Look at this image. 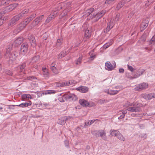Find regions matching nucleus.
Segmentation results:
<instances>
[{
  "label": "nucleus",
  "mask_w": 155,
  "mask_h": 155,
  "mask_svg": "<svg viewBox=\"0 0 155 155\" xmlns=\"http://www.w3.org/2000/svg\"><path fill=\"white\" fill-rule=\"evenodd\" d=\"M42 70L43 72V75L45 77H48L49 76V73L48 70L46 68H43Z\"/></svg>",
  "instance_id": "b1692460"
},
{
  "label": "nucleus",
  "mask_w": 155,
  "mask_h": 155,
  "mask_svg": "<svg viewBox=\"0 0 155 155\" xmlns=\"http://www.w3.org/2000/svg\"><path fill=\"white\" fill-rule=\"evenodd\" d=\"M62 97L67 101H75L78 99L76 96L74 94H64L63 96Z\"/></svg>",
  "instance_id": "39448f33"
},
{
  "label": "nucleus",
  "mask_w": 155,
  "mask_h": 155,
  "mask_svg": "<svg viewBox=\"0 0 155 155\" xmlns=\"http://www.w3.org/2000/svg\"><path fill=\"white\" fill-rule=\"evenodd\" d=\"M5 73L6 74L10 76H12L13 74L9 70H6L5 71Z\"/></svg>",
  "instance_id": "6e6d98bb"
},
{
  "label": "nucleus",
  "mask_w": 155,
  "mask_h": 155,
  "mask_svg": "<svg viewBox=\"0 0 155 155\" xmlns=\"http://www.w3.org/2000/svg\"><path fill=\"white\" fill-rule=\"evenodd\" d=\"M28 46L27 43H23L22 44L21 48V54L24 55L27 52Z\"/></svg>",
  "instance_id": "0eeeda50"
},
{
  "label": "nucleus",
  "mask_w": 155,
  "mask_h": 155,
  "mask_svg": "<svg viewBox=\"0 0 155 155\" xmlns=\"http://www.w3.org/2000/svg\"><path fill=\"white\" fill-rule=\"evenodd\" d=\"M36 14L35 13H33L30 16L28 17L30 19L32 20L36 16Z\"/></svg>",
  "instance_id": "052dcab7"
},
{
  "label": "nucleus",
  "mask_w": 155,
  "mask_h": 155,
  "mask_svg": "<svg viewBox=\"0 0 155 155\" xmlns=\"http://www.w3.org/2000/svg\"><path fill=\"white\" fill-rule=\"evenodd\" d=\"M127 2L125 0H122L120 2H119L117 6L116 9L117 10H119Z\"/></svg>",
  "instance_id": "f3484780"
},
{
  "label": "nucleus",
  "mask_w": 155,
  "mask_h": 155,
  "mask_svg": "<svg viewBox=\"0 0 155 155\" xmlns=\"http://www.w3.org/2000/svg\"><path fill=\"white\" fill-rule=\"evenodd\" d=\"M108 102V101L105 100L100 99L98 101V103L101 104H102L104 103L107 102Z\"/></svg>",
  "instance_id": "13d9d810"
},
{
  "label": "nucleus",
  "mask_w": 155,
  "mask_h": 155,
  "mask_svg": "<svg viewBox=\"0 0 155 155\" xmlns=\"http://www.w3.org/2000/svg\"><path fill=\"white\" fill-rule=\"evenodd\" d=\"M151 44H154L155 43V35H154L150 41Z\"/></svg>",
  "instance_id": "603ef678"
},
{
  "label": "nucleus",
  "mask_w": 155,
  "mask_h": 155,
  "mask_svg": "<svg viewBox=\"0 0 155 155\" xmlns=\"http://www.w3.org/2000/svg\"><path fill=\"white\" fill-rule=\"evenodd\" d=\"M113 43V41L112 40H110V41L108 43H107L105 44L103 46V48L104 49H106L108 48L109 46L111 45Z\"/></svg>",
  "instance_id": "393cba45"
},
{
  "label": "nucleus",
  "mask_w": 155,
  "mask_h": 155,
  "mask_svg": "<svg viewBox=\"0 0 155 155\" xmlns=\"http://www.w3.org/2000/svg\"><path fill=\"white\" fill-rule=\"evenodd\" d=\"M132 104L130 103L128 101H127L124 105V106L127 108L128 107H130L132 106Z\"/></svg>",
  "instance_id": "8fccbe9b"
},
{
  "label": "nucleus",
  "mask_w": 155,
  "mask_h": 155,
  "mask_svg": "<svg viewBox=\"0 0 155 155\" xmlns=\"http://www.w3.org/2000/svg\"><path fill=\"white\" fill-rule=\"evenodd\" d=\"M106 11L105 10H103L101 11L100 12L96 13V16H97V19H99L101 18L105 13Z\"/></svg>",
  "instance_id": "4be33fe9"
},
{
  "label": "nucleus",
  "mask_w": 155,
  "mask_h": 155,
  "mask_svg": "<svg viewBox=\"0 0 155 155\" xmlns=\"http://www.w3.org/2000/svg\"><path fill=\"white\" fill-rule=\"evenodd\" d=\"M12 48L11 47H9L8 48H7L6 50V53L7 54H9L11 50H12Z\"/></svg>",
  "instance_id": "69168bd1"
},
{
  "label": "nucleus",
  "mask_w": 155,
  "mask_h": 155,
  "mask_svg": "<svg viewBox=\"0 0 155 155\" xmlns=\"http://www.w3.org/2000/svg\"><path fill=\"white\" fill-rule=\"evenodd\" d=\"M127 66L128 69L130 71H131V72H132L134 71V69L132 66H130L128 64H127Z\"/></svg>",
  "instance_id": "e2e57ef3"
},
{
  "label": "nucleus",
  "mask_w": 155,
  "mask_h": 155,
  "mask_svg": "<svg viewBox=\"0 0 155 155\" xmlns=\"http://www.w3.org/2000/svg\"><path fill=\"white\" fill-rule=\"evenodd\" d=\"M44 18V15H41L39 17H38L36 18V19H37V21H38V22H40L43 18Z\"/></svg>",
  "instance_id": "864d4df0"
},
{
  "label": "nucleus",
  "mask_w": 155,
  "mask_h": 155,
  "mask_svg": "<svg viewBox=\"0 0 155 155\" xmlns=\"http://www.w3.org/2000/svg\"><path fill=\"white\" fill-rule=\"evenodd\" d=\"M99 136H100L101 138L105 140H107V137L106 135L105 131L104 130H100L99 132Z\"/></svg>",
  "instance_id": "dca6fc26"
},
{
  "label": "nucleus",
  "mask_w": 155,
  "mask_h": 155,
  "mask_svg": "<svg viewBox=\"0 0 155 155\" xmlns=\"http://www.w3.org/2000/svg\"><path fill=\"white\" fill-rule=\"evenodd\" d=\"M145 106V105H143V104H142L141 103H136L133 104V106L132 105L130 107H128L127 110L131 112H139L141 111V107H143Z\"/></svg>",
  "instance_id": "f03ea898"
},
{
  "label": "nucleus",
  "mask_w": 155,
  "mask_h": 155,
  "mask_svg": "<svg viewBox=\"0 0 155 155\" xmlns=\"http://www.w3.org/2000/svg\"><path fill=\"white\" fill-rule=\"evenodd\" d=\"M94 8H91L90 9H88L86 11V15L88 16V15H92V13L94 12Z\"/></svg>",
  "instance_id": "473e14b6"
},
{
  "label": "nucleus",
  "mask_w": 155,
  "mask_h": 155,
  "mask_svg": "<svg viewBox=\"0 0 155 155\" xmlns=\"http://www.w3.org/2000/svg\"><path fill=\"white\" fill-rule=\"evenodd\" d=\"M28 38L30 41L31 45L35 47L36 45V42L34 36L33 35H28Z\"/></svg>",
  "instance_id": "1a4fd4ad"
},
{
  "label": "nucleus",
  "mask_w": 155,
  "mask_h": 155,
  "mask_svg": "<svg viewBox=\"0 0 155 155\" xmlns=\"http://www.w3.org/2000/svg\"><path fill=\"white\" fill-rule=\"evenodd\" d=\"M26 25L22 21L17 25L16 28L14 30L13 33L14 34H16L19 32L23 30L26 27Z\"/></svg>",
  "instance_id": "7ed1b4c3"
},
{
  "label": "nucleus",
  "mask_w": 155,
  "mask_h": 155,
  "mask_svg": "<svg viewBox=\"0 0 155 155\" xmlns=\"http://www.w3.org/2000/svg\"><path fill=\"white\" fill-rule=\"evenodd\" d=\"M29 11L28 9H25L21 11V12L19 14L13 17L11 19V22L9 24V25L11 26H13L16 24L17 21H18L20 19H21L25 17L28 12Z\"/></svg>",
  "instance_id": "f257e3e1"
},
{
  "label": "nucleus",
  "mask_w": 155,
  "mask_h": 155,
  "mask_svg": "<svg viewBox=\"0 0 155 155\" xmlns=\"http://www.w3.org/2000/svg\"><path fill=\"white\" fill-rule=\"evenodd\" d=\"M153 95L152 94V93L147 94V99L150 100L153 98L152 97Z\"/></svg>",
  "instance_id": "0e129e2a"
},
{
  "label": "nucleus",
  "mask_w": 155,
  "mask_h": 155,
  "mask_svg": "<svg viewBox=\"0 0 155 155\" xmlns=\"http://www.w3.org/2000/svg\"><path fill=\"white\" fill-rule=\"evenodd\" d=\"M152 3L151 0H147L145 2V7L146 8L148 7Z\"/></svg>",
  "instance_id": "37998d69"
},
{
  "label": "nucleus",
  "mask_w": 155,
  "mask_h": 155,
  "mask_svg": "<svg viewBox=\"0 0 155 155\" xmlns=\"http://www.w3.org/2000/svg\"><path fill=\"white\" fill-rule=\"evenodd\" d=\"M59 10L57 9L53 11L50 15H51V17L54 16V18L58 15V14Z\"/></svg>",
  "instance_id": "2f4dec72"
},
{
  "label": "nucleus",
  "mask_w": 155,
  "mask_h": 155,
  "mask_svg": "<svg viewBox=\"0 0 155 155\" xmlns=\"http://www.w3.org/2000/svg\"><path fill=\"white\" fill-rule=\"evenodd\" d=\"M115 21H114L112 19H111L110 21L109 22L107 23V25H109V26H110V27L111 28H112L113 27L114 25L115 24Z\"/></svg>",
  "instance_id": "58836bf2"
},
{
  "label": "nucleus",
  "mask_w": 155,
  "mask_h": 155,
  "mask_svg": "<svg viewBox=\"0 0 155 155\" xmlns=\"http://www.w3.org/2000/svg\"><path fill=\"white\" fill-rule=\"evenodd\" d=\"M26 61L23 62L19 66L20 68V71L22 73V74H24V71L25 68L26 66Z\"/></svg>",
  "instance_id": "aec40b11"
},
{
  "label": "nucleus",
  "mask_w": 155,
  "mask_h": 155,
  "mask_svg": "<svg viewBox=\"0 0 155 155\" xmlns=\"http://www.w3.org/2000/svg\"><path fill=\"white\" fill-rule=\"evenodd\" d=\"M126 77L129 78L131 79L134 78V75H133L132 74L130 73L126 72Z\"/></svg>",
  "instance_id": "4c0bfd02"
},
{
  "label": "nucleus",
  "mask_w": 155,
  "mask_h": 155,
  "mask_svg": "<svg viewBox=\"0 0 155 155\" xmlns=\"http://www.w3.org/2000/svg\"><path fill=\"white\" fill-rule=\"evenodd\" d=\"M144 72V70L143 69H139L134 74V78H137L140 75L142 74Z\"/></svg>",
  "instance_id": "f8f14e48"
},
{
  "label": "nucleus",
  "mask_w": 155,
  "mask_h": 155,
  "mask_svg": "<svg viewBox=\"0 0 155 155\" xmlns=\"http://www.w3.org/2000/svg\"><path fill=\"white\" fill-rule=\"evenodd\" d=\"M22 99L24 100L25 99H31V96L29 94H24L21 95Z\"/></svg>",
  "instance_id": "bb28decb"
},
{
  "label": "nucleus",
  "mask_w": 155,
  "mask_h": 155,
  "mask_svg": "<svg viewBox=\"0 0 155 155\" xmlns=\"http://www.w3.org/2000/svg\"><path fill=\"white\" fill-rule=\"evenodd\" d=\"M56 92V91L54 90H47L45 92L43 93V94L45 95L48 94H54Z\"/></svg>",
  "instance_id": "c756f323"
},
{
  "label": "nucleus",
  "mask_w": 155,
  "mask_h": 155,
  "mask_svg": "<svg viewBox=\"0 0 155 155\" xmlns=\"http://www.w3.org/2000/svg\"><path fill=\"white\" fill-rule=\"evenodd\" d=\"M79 102L80 104L84 107L90 106L89 103L87 101L84 99H80L79 101Z\"/></svg>",
  "instance_id": "ddd939ff"
},
{
  "label": "nucleus",
  "mask_w": 155,
  "mask_h": 155,
  "mask_svg": "<svg viewBox=\"0 0 155 155\" xmlns=\"http://www.w3.org/2000/svg\"><path fill=\"white\" fill-rule=\"evenodd\" d=\"M23 39L22 37H19L16 39L13 43L14 45L15 46L17 47L20 45L23 42Z\"/></svg>",
  "instance_id": "4468645a"
},
{
  "label": "nucleus",
  "mask_w": 155,
  "mask_h": 155,
  "mask_svg": "<svg viewBox=\"0 0 155 155\" xmlns=\"http://www.w3.org/2000/svg\"><path fill=\"white\" fill-rule=\"evenodd\" d=\"M68 117L66 116L62 117L58 119V123L60 125H64L68 121Z\"/></svg>",
  "instance_id": "9d476101"
},
{
  "label": "nucleus",
  "mask_w": 155,
  "mask_h": 155,
  "mask_svg": "<svg viewBox=\"0 0 155 155\" xmlns=\"http://www.w3.org/2000/svg\"><path fill=\"white\" fill-rule=\"evenodd\" d=\"M95 120H89L87 122H85V126L91 125L92 124L94 123Z\"/></svg>",
  "instance_id": "a18cd8bd"
},
{
  "label": "nucleus",
  "mask_w": 155,
  "mask_h": 155,
  "mask_svg": "<svg viewBox=\"0 0 155 155\" xmlns=\"http://www.w3.org/2000/svg\"><path fill=\"white\" fill-rule=\"evenodd\" d=\"M10 1L11 0H0V2H1L2 4L3 5L8 4Z\"/></svg>",
  "instance_id": "79ce46f5"
},
{
  "label": "nucleus",
  "mask_w": 155,
  "mask_h": 155,
  "mask_svg": "<svg viewBox=\"0 0 155 155\" xmlns=\"http://www.w3.org/2000/svg\"><path fill=\"white\" fill-rule=\"evenodd\" d=\"M39 56L38 55L34 56L32 58V61L33 63L38 61L39 59Z\"/></svg>",
  "instance_id": "f704fd0d"
},
{
  "label": "nucleus",
  "mask_w": 155,
  "mask_h": 155,
  "mask_svg": "<svg viewBox=\"0 0 155 155\" xmlns=\"http://www.w3.org/2000/svg\"><path fill=\"white\" fill-rule=\"evenodd\" d=\"M111 28H112L110 27V26L107 25V28L105 29L104 30V32L105 33H107Z\"/></svg>",
  "instance_id": "4d7b16f0"
},
{
  "label": "nucleus",
  "mask_w": 155,
  "mask_h": 155,
  "mask_svg": "<svg viewBox=\"0 0 155 155\" xmlns=\"http://www.w3.org/2000/svg\"><path fill=\"white\" fill-rule=\"evenodd\" d=\"M149 21L147 19L143 20L141 25L140 28L142 30H144L148 26Z\"/></svg>",
  "instance_id": "9b49d317"
},
{
  "label": "nucleus",
  "mask_w": 155,
  "mask_h": 155,
  "mask_svg": "<svg viewBox=\"0 0 155 155\" xmlns=\"http://www.w3.org/2000/svg\"><path fill=\"white\" fill-rule=\"evenodd\" d=\"M63 38L62 37L59 38L57 40L56 43V46L58 47L61 46L62 44Z\"/></svg>",
  "instance_id": "a878e982"
},
{
  "label": "nucleus",
  "mask_w": 155,
  "mask_h": 155,
  "mask_svg": "<svg viewBox=\"0 0 155 155\" xmlns=\"http://www.w3.org/2000/svg\"><path fill=\"white\" fill-rule=\"evenodd\" d=\"M3 13L2 12H0V26L3 24V20L2 19V17L3 16L2 14Z\"/></svg>",
  "instance_id": "3c124183"
},
{
  "label": "nucleus",
  "mask_w": 155,
  "mask_h": 155,
  "mask_svg": "<svg viewBox=\"0 0 155 155\" xmlns=\"http://www.w3.org/2000/svg\"><path fill=\"white\" fill-rule=\"evenodd\" d=\"M88 88L86 87H81L80 88L79 90L82 93H86L88 91Z\"/></svg>",
  "instance_id": "cd10ccee"
},
{
  "label": "nucleus",
  "mask_w": 155,
  "mask_h": 155,
  "mask_svg": "<svg viewBox=\"0 0 155 155\" xmlns=\"http://www.w3.org/2000/svg\"><path fill=\"white\" fill-rule=\"evenodd\" d=\"M67 51L66 52V51H61L58 56V58L61 59L64 57L67 54Z\"/></svg>",
  "instance_id": "c85d7f7f"
},
{
  "label": "nucleus",
  "mask_w": 155,
  "mask_h": 155,
  "mask_svg": "<svg viewBox=\"0 0 155 155\" xmlns=\"http://www.w3.org/2000/svg\"><path fill=\"white\" fill-rule=\"evenodd\" d=\"M120 14H117L114 19H113V21H115V23L118 21L119 19Z\"/></svg>",
  "instance_id": "49530a36"
},
{
  "label": "nucleus",
  "mask_w": 155,
  "mask_h": 155,
  "mask_svg": "<svg viewBox=\"0 0 155 155\" xmlns=\"http://www.w3.org/2000/svg\"><path fill=\"white\" fill-rule=\"evenodd\" d=\"M15 106V105H8V107H7V108L8 109H14Z\"/></svg>",
  "instance_id": "338daca9"
},
{
  "label": "nucleus",
  "mask_w": 155,
  "mask_h": 155,
  "mask_svg": "<svg viewBox=\"0 0 155 155\" xmlns=\"http://www.w3.org/2000/svg\"><path fill=\"white\" fill-rule=\"evenodd\" d=\"M52 68H50V69L52 71L53 73L54 74H57L59 73V71L58 69L56 67H52Z\"/></svg>",
  "instance_id": "72a5a7b5"
},
{
  "label": "nucleus",
  "mask_w": 155,
  "mask_h": 155,
  "mask_svg": "<svg viewBox=\"0 0 155 155\" xmlns=\"http://www.w3.org/2000/svg\"><path fill=\"white\" fill-rule=\"evenodd\" d=\"M84 40L85 41L90 38L91 35V31L87 29H84Z\"/></svg>",
  "instance_id": "6e6552de"
},
{
  "label": "nucleus",
  "mask_w": 155,
  "mask_h": 155,
  "mask_svg": "<svg viewBox=\"0 0 155 155\" xmlns=\"http://www.w3.org/2000/svg\"><path fill=\"white\" fill-rule=\"evenodd\" d=\"M18 55V52L15 51L11 53L10 55L9 58L11 60L14 61L15 60L16 57Z\"/></svg>",
  "instance_id": "2eb2a0df"
},
{
  "label": "nucleus",
  "mask_w": 155,
  "mask_h": 155,
  "mask_svg": "<svg viewBox=\"0 0 155 155\" xmlns=\"http://www.w3.org/2000/svg\"><path fill=\"white\" fill-rule=\"evenodd\" d=\"M116 67V65L115 62L113 63V64H112L109 61H107L105 63V68L108 71H112L114 70Z\"/></svg>",
  "instance_id": "423d86ee"
},
{
  "label": "nucleus",
  "mask_w": 155,
  "mask_h": 155,
  "mask_svg": "<svg viewBox=\"0 0 155 155\" xmlns=\"http://www.w3.org/2000/svg\"><path fill=\"white\" fill-rule=\"evenodd\" d=\"M32 104L31 102V101H29L28 103L25 102L24 103H22L18 105H17V106L20 107H28V106L31 105Z\"/></svg>",
  "instance_id": "a211bd4d"
},
{
  "label": "nucleus",
  "mask_w": 155,
  "mask_h": 155,
  "mask_svg": "<svg viewBox=\"0 0 155 155\" xmlns=\"http://www.w3.org/2000/svg\"><path fill=\"white\" fill-rule=\"evenodd\" d=\"M82 57H79L76 61V64L77 65H79L81 62Z\"/></svg>",
  "instance_id": "09e8293b"
},
{
  "label": "nucleus",
  "mask_w": 155,
  "mask_h": 155,
  "mask_svg": "<svg viewBox=\"0 0 155 155\" xmlns=\"http://www.w3.org/2000/svg\"><path fill=\"white\" fill-rule=\"evenodd\" d=\"M148 87V84L143 83L136 85L134 90L135 91H140L147 89Z\"/></svg>",
  "instance_id": "20e7f679"
},
{
  "label": "nucleus",
  "mask_w": 155,
  "mask_h": 155,
  "mask_svg": "<svg viewBox=\"0 0 155 155\" xmlns=\"http://www.w3.org/2000/svg\"><path fill=\"white\" fill-rule=\"evenodd\" d=\"M117 137L121 141H124L125 140L124 137L121 134L120 132H119L118 135H117Z\"/></svg>",
  "instance_id": "c9c22d12"
},
{
  "label": "nucleus",
  "mask_w": 155,
  "mask_h": 155,
  "mask_svg": "<svg viewBox=\"0 0 155 155\" xmlns=\"http://www.w3.org/2000/svg\"><path fill=\"white\" fill-rule=\"evenodd\" d=\"M36 18L33 20L31 23V25H32V26L34 27L35 26L38 25L39 23L38 21H37Z\"/></svg>",
  "instance_id": "c03bdc74"
},
{
  "label": "nucleus",
  "mask_w": 155,
  "mask_h": 155,
  "mask_svg": "<svg viewBox=\"0 0 155 155\" xmlns=\"http://www.w3.org/2000/svg\"><path fill=\"white\" fill-rule=\"evenodd\" d=\"M141 96L144 98L147 99V94H143Z\"/></svg>",
  "instance_id": "774afa93"
},
{
  "label": "nucleus",
  "mask_w": 155,
  "mask_h": 155,
  "mask_svg": "<svg viewBox=\"0 0 155 155\" xmlns=\"http://www.w3.org/2000/svg\"><path fill=\"white\" fill-rule=\"evenodd\" d=\"M119 132L118 131L114 130H111L110 132V134L111 135L116 137H117Z\"/></svg>",
  "instance_id": "5701e85b"
},
{
  "label": "nucleus",
  "mask_w": 155,
  "mask_h": 155,
  "mask_svg": "<svg viewBox=\"0 0 155 155\" xmlns=\"http://www.w3.org/2000/svg\"><path fill=\"white\" fill-rule=\"evenodd\" d=\"M17 5L14 4L9 5L6 8L8 12H10L13 10L17 6Z\"/></svg>",
  "instance_id": "6ab92c4d"
},
{
  "label": "nucleus",
  "mask_w": 155,
  "mask_h": 155,
  "mask_svg": "<svg viewBox=\"0 0 155 155\" xmlns=\"http://www.w3.org/2000/svg\"><path fill=\"white\" fill-rule=\"evenodd\" d=\"M27 79L28 80H31L32 79H36V78L33 76H29V77H28Z\"/></svg>",
  "instance_id": "680f3d73"
},
{
  "label": "nucleus",
  "mask_w": 155,
  "mask_h": 155,
  "mask_svg": "<svg viewBox=\"0 0 155 155\" xmlns=\"http://www.w3.org/2000/svg\"><path fill=\"white\" fill-rule=\"evenodd\" d=\"M51 15H49L47 19L45 21V22L46 23H48L50 22L52 19L54 18V16L52 17Z\"/></svg>",
  "instance_id": "a19ab883"
},
{
  "label": "nucleus",
  "mask_w": 155,
  "mask_h": 155,
  "mask_svg": "<svg viewBox=\"0 0 155 155\" xmlns=\"http://www.w3.org/2000/svg\"><path fill=\"white\" fill-rule=\"evenodd\" d=\"M31 19L30 18L28 17L27 18L23 21L27 25L31 21Z\"/></svg>",
  "instance_id": "ea45409f"
},
{
  "label": "nucleus",
  "mask_w": 155,
  "mask_h": 155,
  "mask_svg": "<svg viewBox=\"0 0 155 155\" xmlns=\"http://www.w3.org/2000/svg\"><path fill=\"white\" fill-rule=\"evenodd\" d=\"M119 92L118 91L114 90H110L108 91L107 93L110 95H114L117 94Z\"/></svg>",
  "instance_id": "7c9ffc66"
},
{
  "label": "nucleus",
  "mask_w": 155,
  "mask_h": 155,
  "mask_svg": "<svg viewBox=\"0 0 155 155\" xmlns=\"http://www.w3.org/2000/svg\"><path fill=\"white\" fill-rule=\"evenodd\" d=\"M96 16V13H94V12L92 13V15H88L89 16L90 18L91 19H92L94 18H95L97 19V16Z\"/></svg>",
  "instance_id": "bf43d9fd"
},
{
  "label": "nucleus",
  "mask_w": 155,
  "mask_h": 155,
  "mask_svg": "<svg viewBox=\"0 0 155 155\" xmlns=\"http://www.w3.org/2000/svg\"><path fill=\"white\" fill-rule=\"evenodd\" d=\"M147 136V134H141L139 135V137L143 138L144 139H146Z\"/></svg>",
  "instance_id": "5fc2aeb1"
},
{
  "label": "nucleus",
  "mask_w": 155,
  "mask_h": 155,
  "mask_svg": "<svg viewBox=\"0 0 155 155\" xmlns=\"http://www.w3.org/2000/svg\"><path fill=\"white\" fill-rule=\"evenodd\" d=\"M61 83L63 87L68 86L70 84V82L68 81H65Z\"/></svg>",
  "instance_id": "de8ad7c7"
},
{
  "label": "nucleus",
  "mask_w": 155,
  "mask_h": 155,
  "mask_svg": "<svg viewBox=\"0 0 155 155\" xmlns=\"http://www.w3.org/2000/svg\"><path fill=\"white\" fill-rule=\"evenodd\" d=\"M89 55L90 56L89 59L91 60H93L96 58V55L94 53V51L93 50H91L89 52Z\"/></svg>",
  "instance_id": "412c9836"
},
{
  "label": "nucleus",
  "mask_w": 155,
  "mask_h": 155,
  "mask_svg": "<svg viewBox=\"0 0 155 155\" xmlns=\"http://www.w3.org/2000/svg\"><path fill=\"white\" fill-rule=\"evenodd\" d=\"M100 130H94L91 132L92 134L96 137H99Z\"/></svg>",
  "instance_id": "e433bc0d"
}]
</instances>
